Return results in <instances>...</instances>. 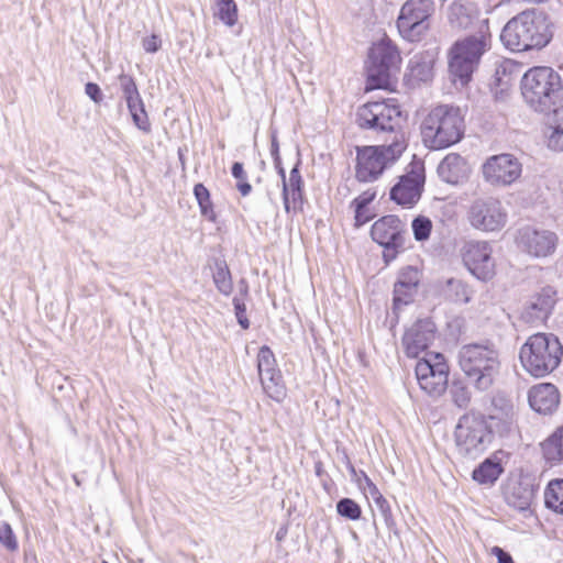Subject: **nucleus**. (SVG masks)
Here are the masks:
<instances>
[{"mask_svg":"<svg viewBox=\"0 0 563 563\" xmlns=\"http://www.w3.org/2000/svg\"><path fill=\"white\" fill-rule=\"evenodd\" d=\"M260 379L263 389L268 397L276 401H282L284 399L286 396V389L283 383L282 374L278 369L269 374L261 375Z\"/></svg>","mask_w":563,"mask_h":563,"instance_id":"obj_30","label":"nucleus"},{"mask_svg":"<svg viewBox=\"0 0 563 563\" xmlns=\"http://www.w3.org/2000/svg\"><path fill=\"white\" fill-rule=\"evenodd\" d=\"M493 36L489 25L482 21L475 33L456 40L449 51V71L453 82L465 86L477 69L482 57L492 48Z\"/></svg>","mask_w":563,"mask_h":563,"instance_id":"obj_2","label":"nucleus"},{"mask_svg":"<svg viewBox=\"0 0 563 563\" xmlns=\"http://www.w3.org/2000/svg\"><path fill=\"white\" fill-rule=\"evenodd\" d=\"M213 282L221 294L229 296L232 292L233 285L231 274L224 263H217Z\"/></svg>","mask_w":563,"mask_h":563,"instance_id":"obj_34","label":"nucleus"},{"mask_svg":"<svg viewBox=\"0 0 563 563\" xmlns=\"http://www.w3.org/2000/svg\"><path fill=\"white\" fill-rule=\"evenodd\" d=\"M464 265L479 280H489L495 275L496 262L493 247L486 241H468L462 249Z\"/></svg>","mask_w":563,"mask_h":563,"instance_id":"obj_17","label":"nucleus"},{"mask_svg":"<svg viewBox=\"0 0 563 563\" xmlns=\"http://www.w3.org/2000/svg\"><path fill=\"white\" fill-rule=\"evenodd\" d=\"M400 63V54L390 40L382 38L374 43L366 63L368 88H387L391 77L399 71Z\"/></svg>","mask_w":563,"mask_h":563,"instance_id":"obj_8","label":"nucleus"},{"mask_svg":"<svg viewBox=\"0 0 563 563\" xmlns=\"http://www.w3.org/2000/svg\"><path fill=\"white\" fill-rule=\"evenodd\" d=\"M233 305H234L235 316H236L239 324L243 329H247L250 327V322L245 314L246 307H245L243 299L235 297L233 299Z\"/></svg>","mask_w":563,"mask_h":563,"instance_id":"obj_43","label":"nucleus"},{"mask_svg":"<svg viewBox=\"0 0 563 563\" xmlns=\"http://www.w3.org/2000/svg\"><path fill=\"white\" fill-rule=\"evenodd\" d=\"M423 185L424 167L421 163H416L391 188L390 198L402 207L411 208L419 201Z\"/></svg>","mask_w":563,"mask_h":563,"instance_id":"obj_18","label":"nucleus"},{"mask_svg":"<svg viewBox=\"0 0 563 563\" xmlns=\"http://www.w3.org/2000/svg\"><path fill=\"white\" fill-rule=\"evenodd\" d=\"M563 346L552 333L539 332L530 335L519 351L523 369L540 378L552 373L561 363Z\"/></svg>","mask_w":563,"mask_h":563,"instance_id":"obj_6","label":"nucleus"},{"mask_svg":"<svg viewBox=\"0 0 563 563\" xmlns=\"http://www.w3.org/2000/svg\"><path fill=\"white\" fill-rule=\"evenodd\" d=\"M560 261H561V264L563 265V256L561 257V260H560Z\"/></svg>","mask_w":563,"mask_h":563,"instance_id":"obj_57","label":"nucleus"},{"mask_svg":"<svg viewBox=\"0 0 563 563\" xmlns=\"http://www.w3.org/2000/svg\"><path fill=\"white\" fill-rule=\"evenodd\" d=\"M194 195L198 203L206 202V200L210 199L209 190L202 184H197L194 187Z\"/></svg>","mask_w":563,"mask_h":563,"instance_id":"obj_50","label":"nucleus"},{"mask_svg":"<svg viewBox=\"0 0 563 563\" xmlns=\"http://www.w3.org/2000/svg\"><path fill=\"white\" fill-rule=\"evenodd\" d=\"M521 93L533 111L550 113L563 100V81L552 67L534 66L521 78Z\"/></svg>","mask_w":563,"mask_h":563,"instance_id":"obj_3","label":"nucleus"},{"mask_svg":"<svg viewBox=\"0 0 563 563\" xmlns=\"http://www.w3.org/2000/svg\"><path fill=\"white\" fill-rule=\"evenodd\" d=\"M376 196L375 191L367 190L354 199L355 205V219L360 220V211L366 207Z\"/></svg>","mask_w":563,"mask_h":563,"instance_id":"obj_44","label":"nucleus"},{"mask_svg":"<svg viewBox=\"0 0 563 563\" xmlns=\"http://www.w3.org/2000/svg\"><path fill=\"white\" fill-rule=\"evenodd\" d=\"M490 553L497 558L498 563H514L511 555L499 547H493Z\"/></svg>","mask_w":563,"mask_h":563,"instance_id":"obj_49","label":"nucleus"},{"mask_svg":"<svg viewBox=\"0 0 563 563\" xmlns=\"http://www.w3.org/2000/svg\"><path fill=\"white\" fill-rule=\"evenodd\" d=\"M530 407L539 413H551L559 405L558 388L550 383H540L532 386L528 393Z\"/></svg>","mask_w":563,"mask_h":563,"instance_id":"obj_24","label":"nucleus"},{"mask_svg":"<svg viewBox=\"0 0 563 563\" xmlns=\"http://www.w3.org/2000/svg\"><path fill=\"white\" fill-rule=\"evenodd\" d=\"M459 365L479 391L488 390L500 371L498 351L488 344H465L459 351Z\"/></svg>","mask_w":563,"mask_h":563,"instance_id":"obj_5","label":"nucleus"},{"mask_svg":"<svg viewBox=\"0 0 563 563\" xmlns=\"http://www.w3.org/2000/svg\"><path fill=\"white\" fill-rule=\"evenodd\" d=\"M275 166L278 169V174L282 177V181L284 183L287 179L286 178V174H285V169L282 167V164L275 165Z\"/></svg>","mask_w":563,"mask_h":563,"instance_id":"obj_53","label":"nucleus"},{"mask_svg":"<svg viewBox=\"0 0 563 563\" xmlns=\"http://www.w3.org/2000/svg\"><path fill=\"white\" fill-rule=\"evenodd\" d=\"M271 153L274 158L275 165H279L280 164L279 146H278V142H277V139L275 135H273V137H272Z\"/></svg>","mask_w":563,"mask_h":563,"instance_id":"obj_52","label":"nucleus"},{"mask_svg":"<svg viewBox=\"0 0 563 563\" xmlns=\"http://www.w3.org/2000/svg\"><path fill=\"white\" fill-rule=\"evenodd\" d=\"M431 75V68L428 64H420L416 60H410V76L413 79L426 81Z\"/></svg>","mask_w":563,"mask_h":563,"instance_id":"obj_42","label":"nucleus"},{"mask_svg":"<svg viewBox=\"0 0 563 563\" xmlns=\"http://www.w3.org/2000/svg\"><path fill=\"white\" fill-rule=\"evenodd\" d=\"M232 176L238 180L236 188L242 196L250 195L252 186L247 181V176L244 170L243 164L236 162L232 166Z\"/></svg>","mask_w":563,"mask_h":563,"instance_id":"obj_39","label":"nucleus"},{"mask_svg":"<svg viewBox=\"0 0 563 563\" xmlns=\"http://www.w3.org/2000/svg\"><path fill=\"white\" fill-rule=\"evenodd\" d=\"M551 112L548 146L554 151H563V104H558Z\"/></svg>","mask_w":563,"mask_h":563,"instance_id":"obj_28","label":"nucleus"},{"mask_svg":"<svg viewBox=\"0 0 563 563\" xmlns=\"http://www.w3.org/2000/svg\"><path fill=\"white\" fill-rule=\"evenodd\" d=\"M495 407H497V400H495ZM490 419L492 424L489 430L494 429L500 435L509 433L515 428L516 422V411L514 405L509 401H505V404L499 409L495 408Z\"/></svg>","mask_w":563,"mask_h":563,"instance_id":"obj_26","label":"nucleus"},{"mask_svg":"<svg viewBox=\"0 0 563 563\" xmlns=\"http://www.w3.org/2000/svg\"><path fill=\"white\" fill-rule=\"evenodd\" d=\"M532 493L531 490H525L523 495L519 497L518 501H512L514 506L519 509H526L531 501Z\"/></svg>","mask_w":563,"mask_h":563,"instance_id":"obj_51","label":"nucleus"},{"mask_svg":"<svg viewBox=\"0 0 563 563\" xmlns=\"http://www.w3.org/2000/svg\"><path fill=\"white\" fill-rule=\"evenodd\" d=\"M464 131L461 110L448 104L432 108L421 123V137L430 150H443L459 143Z\"/></svg>","mask_w":563,"mask_h":563,"instance_id":"obj_4","label":"nucleus"},{"mask_svg":"<svg viewBox=\"0 0 563 563\" xmlns=\"http://www.w3.org/2000/svg\"><path fill=\"white\" fill-rule=\"evenodd\" d=\"M466 219L473 229L485 233H495L506 227L508 212L498 198L478 197L470 203Z\"/></svg>","mask_w":563,"mask_h":563,"instance_id":"obj_10","label":"nucleus"},{"mask_svg":"<svg viewBox=\"0 0 563 563\" xmlns=\"http://www.w3.org/2000/svg\"><path fill=\"white\" fill-rule=\"evenodd\" d=\"M544 459L552 464L563 460V429L556 430L542 444Z\"/></svg>","mask_w":563,"mask_h":563,"instance_id":"obj_29","label":"nucleus"},{"mask_svg":"<svg viewBox=\"0 0 563 563\" xmlns=\"http://www.w3.org/2000/svg\"><path fill=\"white\" fill-rule=\"evenodd\" d=\"M363 218L362 210L360 211V220L356 221L357 223H364L367 219L361 220Z\"/></svg>","mask_w":563,"mask_h":563,"instance_id":"obj_55","label":"nucleus"},{"mask_svg":"<svg viewBox=\"0 0 563 563\" xmlns=\"http://www.w3.org/2000/svg\"><path fill=\"white\" fill-rule=\"evenodd\" d=\"M200 207L201 214L211 222H214L217 219L216 212L213 210V206L210 199L206 200V202L198 203Z\"/></svg>","mask_w":563,"mask_h":563,"instance_id":"obj_47","label":"nucleus"},{"mask_svg":"<svg viewBox=\"0 0 563 563\" xmlns=\"http://www.w3.org/2000/svg\"><path fill=\"white\" fill-rule=\"evenodd\" d=\"M406 148L402 136L396 135L388 145L357 147L355 177L362 183L377 180L383 172L394 164Z\"/></svg>","mask_w":563,"mask_h":563,"instance_id":"obj_7","label":"nucleus"},{"mask_svg":"<svg viewBox=\"0 0 563 563\" xmlns=\"http://www.w3.org/2000/svg\"><path fill=\"white\" fill-rule=\"evenodd\" d=\"M435 339V324L429 319L419 320L406 330L402 346L409 357H418Z\"/></svg>","mask_w":563,"mask_h":563,"instance_id":"obj_21","label":"nucleus"},{"mask_svg":"<svg viewBox=\"0 0 563 563\" xmlns=\"http://www.w3.org/2000/svg\"><path fill=\"white\" fill-rule=\"evenodd\" d=\"M438 174L443 181L455 185L468 177L470 167L461 155L450 153L439 164Z\"/></svg>","mask_w":563,"mask_h":563,"instance_id":"obj_25","label":"nucleus"},{"mask_svg":"<svg viewBox=\"0 0 563 563\" xmlns=\"http://www.w3.org/2000/svg\"><path fill=\"white\" fill-rule=\"evenodd\" d=\"M501 472L503 467L499 463L486 460L473 471V479L479 484H493Z\"/></svg>","mask_w":563,"mask_h":563,"instance_id":"obj_32","label":"nucleus"},{"mask_svg":"<svg viewBox=\"0 0 563 563\" xmlns=\"http://www.w3.org/2000/svg\"><path fill=\"white\" fill-rule=\"evenodd\" d=\"M559 236L555 232L534 227L525 225L516 233L518 249L534 258H544L555 253Z\"/></svg>","mask_w":563,"mask_h":563,"instance_id":"obj_15","label":"nucleus"},{"mask_svg":"<svg viewBox=\"0 0 563 563\" xmlns=\"http://www.w3.org/2000/svg\"><path fill=\"white\" fill-rule=\"evenodd\" d=\"M413 236L417 241H426L429 239L432 230V221L423 216L413 219L411 223Z\"/></svg>","mask_w":563,"mask_h":563,"instance_id":"obj_38","label":"nucleus"},{"mask_svg":"<svg viewBox=\"0 0 563 563\" xmlns=\"http://www.w3.org/2000/svg\"><path fill=\"white\" fill-rule=\"evenodd\" d=\"M277 539H282V533H277Z\"/></svg>","mask_w":563,"mask_h":563,"instance_id":"obj_56","label":"nucleus"},{"mask_svg":"<svg viewBox=\"0 0 563 563\" xmlns=\"http://www.w3.org/2000/svg\"><path fill=\"white\" fill-rule=\"evenodd\" d=\"M556 302V291L553 287H543L536 292L526 303L521 311V319L531 325H540L544 323Z\"/></svg>","mask_w":563,"mask_h":563,"instance_id":"obj_20","label":"nucleus"},{"mask_svg":"<svg viewBox=\"0 0 563 563\" xmlns=\"http://www.w3.org/2000/svg\"><path fill=\"white\" fill-rule=\"evenodd\" d=\"M544 500L548 508L563 515V479H553L549 483Z\"/></svg>","mask_w":563,"mask_h":563,"instance_id":"obj_33","label":"nucleus"},{"mask_svg":"<svg viewBox=\"0 0 563 563\" xmlns=\"http://www.w3.org/2000/svg\"><path fill=\"white\" fill-rule=\"evenodd\" d=\"M452 401L460 408H465L471 401L468 387L462 382H454L450 388Z\"/></svg>","mask_w":563,"mask_h":563,"instance_id":"obj_36","label":"nucleus"},{"mask_svg":"<svg viewBox=\"0 0 563 563\" xmlns=\"http://www.w3.org/2000/svg\"><path fill=\"white\" fill-rule=\"evenodd\" d=\"M492 441V430L483 416L463 415L454 429V442L457 452L468 459L483 454Z\"/></svg>","mask_w":563,"mask_h":563,"instance_id":"obj_9","label":"nucleus"},{"mask_svg":"<svg viewBox=\"0 0 563 563\" xmlns=\"http://www.w3.org/2000/svg\"><path fill=\"white\" fill-rule=\"evenodd\" d=\"M401 111L395 99L367 102L356 112V122L362 129L376 132H393L400 122Z\"/></svg>","mask_w":563,"mask_h":563,"instance_id":"obj_12","label":"nucleus"},{"mask_svg":"<svg viewBox=\"0 0 563 563\" xmlns=\"http://www.w3.org/2000/svg\"><path fill=\"white\" fill-rule=\"evenodd\" d=\"M433 12V0H407L397 19L399 34L410 42L420 40L429 30V19Z\"/></svg>","mask_w":563,"mask_h":563,"instance_id":"obj_11","label":"nucleus"},{"mask_svg":"<svg viewBox=\"0 0 563 563\" xmlns=\"http://www.w3.org/2000/svg\"><path fill=\"white\" fill-rule=\"evenodd\" d=\"M0 543L8 551H15L18 549V540L16 537L8 522H0Z\"/></svg>","mask_w":563,"mask_h":563,"instance_id":"obj_40","label":"nucleus"},{"mask_svg":"<svg viewBox=\"0 0 563 563\" xmlns=\"http://www.w3.org/2000/svg\"><path fill=\"white\" fill-rule=\"evenodd\" d=\"M214 16L224 25L232 27L236 24L239 13L238 5L234 0H214Z\"/></svg>","mask_w":563,"mask_h":563,"instance_id":"obj_31","label":"nucleus"},{"mask_svg":"<svg viewBox=\"0 0 563 563\" xmlns=\"http://www.w3.org/2000/svg\"><path fill=\"white\" fill-rule=\"evenodd\" d=\"M484 180L493 187H508L522 174V164L510 153L489 156L482 166Z\"/></svg>","mask_w":563,"mask_h":563,"instance_id":"obj_16","label":"nucleus"},{"mask_svg":"<svg viewBox=\"0 0 563 563\" xmlns=\"http://www.w3.org/2000/svg\"><path fill=\"white\" fill-rule=\"evenodd\" d=\"M550 18L537 10H527L504 26L500 40L512 52L541 49L547 46L553 36Z\"/></svg>","mask_w":563,"mask_h":563,"instance_id":"obj_1","label":"nucleus"},{"mask_svg":"<svg viewBox=\"0 0 563 563\" xmlns=\"http://www.w3.org/2000/svg\"><path fill=\"white\" fill-rule=\"evenodd\" d=\"M161 46L162 40L156 34H152L142 40V47L146 53H156Z\"/></svg>","mask_w":563,"mask_h":563,"instance_id":"obj_45","label":"nucleus"},{"mask_svg":"<svg viewBox=\"0 0 563 563\" xmlns=\"http://www.w3.org/2000/svg\"><path fill=\"white\" fill-rule=\"evenodd\" d=\"M85 92L96 103H99L102 99L101 90L97 84L88 82L85 87Z\"/></svg>","mask_w":563,"mask_h":563,"instance_id":"obj_48","label":"nucleus"},{"mask_svg":"<svg viewBox=\"0 0 563 563\" xmlns=\"http://www.w3.org/2000/svg\"><path fill=\"white\" fill-rule=\"evenodd\" d=\"M118 81L134 124L140 130L150 132L148 117L134 79L130 75L121 74L118 77Z\"/></svg>","mask_w":563,"mask_h":563,"instance_id":"obj_22","label":"nucleus"},{"mask_svg":"<svg viewBox=\"0 0 563 563\" xmlns=\"http://www.w3.org/2000/svg\"><path fill=\"white\" fill-rule=\"evenodd\" d=\"M372 239L384 247L386 264L393 262L405 250V225L396 216H385L374 222Z\"/></svg>","mask_w":563,"mask_h":563,"instance_id":"obj_14","label":"nucleus"},{"mask_svg":"<svg viewBox=\"0 0 563 563\" xmlns=\"http://www.w3.org/2000/svg\"><path fill=\"white\" fill-rule=\"evenodd\" d=\"M102 563H109V562H107V561H103Z\"/></svg>","mask_w":563,"mask_h":563,"instance_id":"obj_58","label":"nucleus"},{"mask_svg":"<svg viewBox=\"0 0 563 563\" xmlns=\"http://www.w3.org/2000/svg\"><path fill=\"white\" fill-rule=\"evenodd\" d=\"M446 21L451 29L463 31L475 27L481 29L482 21H486L489 25V19L482 13L478 5L468 0H454L446 8Z\"/></svg>","mask_w":563,"mask_h":563,"instance_id":"obj_19","label":"nucleus"},{"mask_svg":"<svg viewBox=\"0 0 563 563\" xmlns=\"http://www.w3.org/2000/svg\"><path fill=\"white\" fill-rule=\"evenodd\" d=\"M336 511L340 516L350 520H357L362 515L361 507L351 498H343L339 500L336 504Z\"/></svg>","mask_w":563,"mask_h":563,"instance_id":"obj_37","label":"nucleus"},{"mask_svg":"<svg viewBox=\"0 0 563 563\" xmlns=\"http://www.w3.org/2000/svg\"><path fill=\"white\" fill-rule=\"evenodd\" d=\"M377 506L385 512L387 510H389V507H388V504H387V500L385 499V501H379V504H377Z\"/></svg>","mask_w":563,"mask_h":563,"instance_id":"obj_54","label":"nucleus"},{"mask_svg":"<svg viewBox=\"0 0 563 563\" xmlns=\"http://www.w3.org/2000/svg\"><path fill=\"white\" fill-rule=\"evenodd\" d=\"M420 388L432 397L442 395L449 380V365L441 353L427 352L416 364Z\"/></svg>","mask_w":563,"mask_h":563,"instance_id":"obj_13","label":"nucleus"},{"mask_svg":"<svg viewBox=\"0 0 563 563\" xmlns=\"http://www.w3.org/2000/svg\"><path fill=\"white\" fill-rule=\"evenodd\" d=\"M448 286L454 291L455 301L466 303L471 300V290L462 280L449 279Z\"/></svg>","mask_w":563,"mask_h":563,"instance_id":"obj_41","label":"nucleus"},{"mask_svg":"<svg viewBox=\"0 0 563 563\" xmlns=\"http://www.w3.org/2000/svg\"><path fill=\"white\" fill-rule=\"evenodd\" d=\"M421 271L417 266H406L399 271L394 286V303L396 307L411 301L421 280Z\"/></svg>","mask_w":563,"mask_h":563,"instance_id":"obj_23","label":"nucleus"},{"mask_svg":"<svg viewBox=\"0 0 563 563\" xmlns=\"http://www.w3.org/2000/svg\"><path fill=\"white\" fill-rule=\"evenodd\" d=\"M257 369L260 376L277 371L275 356L267 346H262L260 349L257 354Z\"/></svg>","mask_w":563,"mask_h":563,"instance_id":"obj_35","label":"nucleus"},{"mask_svg":"<svg viewBox=\"0 0 563 563\" xmlns=\"http://www.w3.org/2000/svg\"><path fill=\"white\" fill-rule=\"evenodd\" d=\"M365 482H366L365 490L371 495L373 500L376 504H379V501H385V498L378 490L377 486L366 475H365Z\"/></svg>","mask_w":563,"mask_h":563,"instance_id":"obj_46","label":"nucleus"},{"mask_svg":"<svg viewBox=\"0 0 563 563\" xmlns=\"http://www.w3.org/2000/svg\"><path fill=\"white\" fill-rule=\"evenodd\" d=\"M301 185L302 179L297 166H295L289 174L288 179L283 183V199L284 207L287 212L290 211V203H296L301 199Z\"/></svg>","mask_w":563,"mask_h":563,"instance_id":"obj_27","label":"nucleus"}]
</instances>
